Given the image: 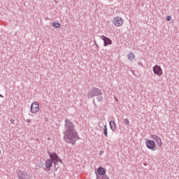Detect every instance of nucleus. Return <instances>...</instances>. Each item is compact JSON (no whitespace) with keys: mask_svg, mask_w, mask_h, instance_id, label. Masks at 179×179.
<instances>
[{"mask_svg":"<svg viewBox=\"0 0 179 179\" xmlns=\"http://www.w3.org/2000/svg\"><path fill=\"white\" fill-rule=\"evenodd\" d=\"M63 134V138L65 142L71 143V145H75L76 141L79 139V135L75 128V124L68 118H66L64 121V131Z\"/></svg>","mask_w":179,"mask_h":179,"instance_id":"1","label":"nucleus"},{"mask_svg":"<svg viewBox=\"0 0 179 179\" xmlns=\"http://www.w3.org/2000/svg\"><path fill=\"white\" fill-rule=\"evenodd\" d=\"M109 125L110 127V129L113 132H115V129H117V126L115 125V122L113 120L109 122Z\"/></svg>","mask_w":179,"mask_h":179,"instance_id":"12","label":"nucleus"},{"mask_svg":"<svg viewBox=\"0 0 179 179\" xmlns=\"http://www.w3.org/2000/svg\"><path fill=\"white\" fill-rule=\"evenodd\" d=\"M40 111V104L38 102L35 101L31 105V114H37Z\"/></svg>","mask_w":179,"mask_h":179,"instance_id":"4","label":"nucleus"},{"mask_svg":"<svg viewBox=\"0 0 179 179\" xmlns=\"http://www.w3.org/2000/svg\"><path fill=\"white\" fill-rule=\"evenodd\" d=\"M94 43H95L96 48H99V45L97 43H96V41L94 42Z\"/></svg>","mask_w":179,"mask_h":179,"instance_id":"22","label":"nucleus"},{"mask_svg":"<svg viewBox=\"0 0 179 179\" xmlns=\"http://www.w3.org/2000/svg\"><path fill=\"white\" fill-rule=\"evenodd\" d=\"M101 94H103V92H101V90L96 87H93L87 93V99H93V97H97V96H101Z\"/></svg>","mask_w":179,"mask_h":179,"instance_id":"2","label":"nucleus"},{"mask_svg":"<svg viewBox=\"0 0 179 179\" xmlns=\"http://www.w3.org/2000/svg\"><path fill=\"white\" fill-rule=\"evenodd\" d=\"M124 122L126 125H129V120L124 119Z\"/></svg>","mask_w":179,"mask_h":179,"instance_id":"17","label":"nucleus"},{"mask_svg":"<svg viewBox=\"0 0 179 179\" xmlns=\"http://www.w3.org/2000/svg\"><path fill=\"white\" fill-rule=\"evenodd\" d=\"M99 155H100V156H101V153H99Z\"/></svg>","mask_w":179,"mask_h":179,"instance_id":"25","label":"nucleus"},{"mask_svg":"<svg viewBox=\"0 0 179 179\" xmlns=\"http://www.w3.org/2000/svg\"><path fill=\"white\" fill-rule=\"evenodd\" d=\"M52 162L50 159H48L45 162V166L46 167V169H48V170H50V167H52Z\"/></svg>","mask_w":179,"mask_h":179,"instance_id":"11","label":"nucleus"},{"mask_svg":"<svg viewBox=\"0 0 179 179\" xmlns=\"http://www.w3.org/2000/svg\"><path fill=\"white\" fill-rule=\"evenodd\" d=\"M92 103L94 104V107H97V104H96V101H94V99H93Z\"/></svg>","mask_w":179,"mask_h":179,"instance_id":"19","label":"nucleus"},{"mask_svg":"<svg viewBox=\"0 0 179 179\" xmlns=\"http://www.w3.org/2000/svg\"><path fill=\"white\" fill-rule=\"evenodd\" d=\"M145 145L148 149L153 150L156 148V143L153 140H148L146 141Z\"/></svg>","mask_w":179,"mask_h":179,"instance_id":"10","label":"nucleus"},{"mask_svg":"<svg viewBox=\"0 0 179 179\" xmlns=\"http://www.w3.org/2000/svg\"><path fill=\"white\" fill-rule=\"evenodd\" d=\"M48 155H49L50 159L53 162L55 167L57 166V163H61L62 164V159L59 158V156L57 153L48 152Z\"/></svg>","mask_w":179,"mask_h":179,"instance_id":"3","label":"nucleus"},{"mask_svg":"<svg viewBox=\"0 0 179 179\" xmlns=\"http://www.w3.org/2000/svg\"><path fill=\"white\" fill-rule=\"evenodd\" d=\"M127 58L129 61H134L135 59V55L132 54V52H129L127 55Z\"/></svg>","mask_w":179,"mask_h":179,"instance_id":"13","label":"nucleus"},{"mask_svg":"<svg viewBox=\"0 0 179 179\" xmlns=\"http://www.w3.org/2000/svg\"><path fill=\"white\" fill-rule=\"evenodd\" d=\"M103 134L106 136V138H108V131L107 129V124H105L103 126Z\"/></svg>","mask_w":179,"mask_h":179,"instance_id":"14","label":"nucleus"},{"mask_svg":"<svg viewBox=\"0 0 179 179\" xmlns=\"http://www.w3.org/2000/svg\"><path fill=\"white\" fill-rule=\"evenodd\" d=\"M27 122H29V123H30V122H31V120L27 119Z\"/></svg>","mask_w":179,"mask_h":179,"instance_id":"21","label":"nucleus"},{"mask_svg":"<svg viewBox=\"0 0 179 179\" xmlns=\"http://www.w3.org/2000/svg\"><path fill=\"white\" fill-rule=\"evenodd\" d=\"M17 176L18 179H30L29 173L21 170L17 171Z\"/></svg>","mask_w":179,"mask_h":179,"instance_id":"5","label":"nucleus"},{"mask_svg":"<svg viewBox=\"0 0 179 179\" xmlns=\"http://www.w3.org/2000/svg\"><path fill=\"white\" fill-rule=\"evenodd\" d=\"M113 23H114L115 26H116V27H120L122 26V24H124V20H122V18L121 17H116L113 20Z\"/></svg>","mask_w":179,"mask_h":179,"instance_id":"7","label":"nucleus"},{"mask_svg":"<svg viewBox=\"0 0 179 179\" xmlns=\"http://www.w3.org/2000/svg\"><path fill=\"white\" fill-rule=\"evenodd\" d=\"M152 71L155 75H157V76H162V75H163V70L162 69V67H160V66H155L152 68Z\"/></svg>","mask_w":179,"mask_h":179,"instance_id":"6","label":"nucleus"},{"mask_svg":"<svg viewBox=\"0 0 179 179\" xmlns=\"http://www.w3.org/2000/svg\"><path fill=\"white\" fill-rule=\"evenodd\" d=\"M100 38L103 40L104 47H107V45H110V44H113V41L104 35L101 36Z\"/></svg>","mask_w":179,"mask_h":179,"instance_id":"8","label":"nucleus"},{"mask_svg":"<svg viewBox=\"0 0 179 179\" xmlns=\"http://www.w3.org/2000/svg\"><path fill=\"white\" fill-rule=\"evenodd\" d=\"M52 26L53 27H55V29H58V28H59V27H61V24L60 23H59V22H53L52 24Z\"/></svg>","mask_w":179,"mask_h":179,"instance_id":"15","label":"nucleus"},{"mask_svg":"<svg viewBox=\"0 0 179 179\" xmlns=\"http://www.w3.org/2000/svg\"><path fill=\"white\" fill-rule=\"evenodd\" d=\"M0 97H1L2 99H3V96H2V94H0Z\"/></svg>","mask_w":179,"mask_h":179,"instance_id":"23","label":"nucleus"},{"mask_svg":"<svg viewBox=\"0 0 179 179\" xmlns=\"http://www.w3.org/2000/svg\"><path fill=\"white\" fill-rule=\"evenodd\" d=\"M99 155H100V156H101V153H99Z\"/></svg>","mask_w":179,"mask_h":179,"instance_id":"24","label":"nucleus"},{"mask_svg":"<svg viewBox=\"0 0 179 179\" xmlns=\"http://www.w3.org/2000/svg\"><path fill=\"white\" fill-rule=\"evenodd\" d=\"M152 139L155 141L156 143L158 145V146H162L163 145V142H162V138L159 137L157 135L152 134L151 135Z\"/></svg>","mask_w":179,"mask_h":179,"instance_id":"9","label":"nucleus"},{"mask_svg":"<svg viewBox=\"0 0 179 179\" xmlns=\"http://www.w3.org/2000/svg\"><path fill=\"white\" fill-rule=\"evenodd\" d=\"M96 100H97L98 101H103V96H101V95L98 96L96 97Z\"/></svg>","mask_w":179,"mask_h":179,"instance_id":"16","label":"nucleus"},{"mask_svg":"<svg viewBox=\"0 0 179 179\" xmlns=\"http://www.w3.org/2000/svg\"><path fill=\"white\" fill-rule=\"evenodd\" d=\"M10 124H15V120L11 119L10 120Z\"/></svg>","mask_w":179,"mask_h":179,"instance_id":"20","label":"nucleus"},{"mask_svg":"<svg viewBox=\"0 0 179 179\" xmlns=\"http://www.w3.org/2000/svg\"><path fill=\"white\" fill-rule=\"evenodd\" d=\"M171 19H172V17H171V16H170V15H169V16L166 17V20H167V22H170V21L171 20Z\"/></svg>","mask_w":179,"mask_h":179,"instance_id":"18","label":"nucleus"}]
</instances>
